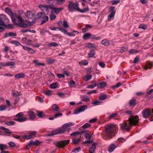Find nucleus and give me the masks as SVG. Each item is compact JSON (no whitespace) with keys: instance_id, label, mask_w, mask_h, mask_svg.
I'll use <instances>...</instances> for the list:
<instances>
[{"instance_id":"72a5a7b5","label":"nucleus","mask_w":153,"mask_h":153,"mask_svg":"<svg viewBox=\"0 0 153 153\" xmlns=\"http://www.w3.org/2000/svg\"><path fill=\"white\" fill-rule=\"evenodd\" d=\"M92 78L91 75H85L84 77V80L86 82H87L90 80Z\"/></svg>"},{"instance_id":"4c0bfd02","label":"nucleus","mask_w":153,"mask_h":153,"mask_svg":"<svg viewBox=\"0 0 153 153\" xmlns=\"http://www.w3.org/2000/svg\"><path fill=\"white\" fill-rule=\"evenodd\" d=\"M88 63V62L86 60L82 61L81 62H79V64L80 65H87Z\"/></svg>"},{"instance_id":"a19ab883","label":"nucleus","mask_w":153,"mask_h":153,"mask_svg":"<svg viewBox=\"0 0 153 153\" xmlns=\"http://www.w3.org/2000/svg\"><path fill=\"white\" fill-rule=\"evenodd\" d=\"M147 27V25H146L144 24H141L140 25L138 28H141L143 30H146Z\"/></svg>"},{"instance_id":"4be33fe9","label":"nucleus","mask_w":153,"mask_h":153,"mask_svg":"<svg viewBox=\"0 0 153 153\" xmlns=\"http://www.w3.org/2000/svg\"><path fill=\"white\" fill-rule=\"evenodd\" d=\"M101 43L105 46H108L109 45L110 43L108 40L105 39L101 41Z\"/></svg>"},{"instance_id":"e433bc0d","label":"nucleus","mask_w":153,"mask_h":153,"mask_svg":"<svg viewBox=\"0 0 153 153\" xmlns=\"http://www.w3.org/2000/svg\"><path fill=\"white\" fill-rule=\"evenodd\" d=\"M95 53L94 51L93 50H91L88 53V57L90 58L93 57L95 54Z\"/></svg>"},{"instance_id":"c85d7f7f","label":"nucleus","mask_w":153,"mask_h":153,"mask_svg":"<svg viewBox=\"0 0 153 153\" xmlns=\"http://www.w3.org/2000/svg\"><path fill=\"white\" fill-rule=\"evenodd\" d=\"M52 110L54 111H59V108L56 104H55L52 106Z\"/></svg>"},{"instance_id":"f03ea898","label":"nucleus","mask_w":153,"mask_h":153,"mask_svg":"<svg viewBox=\"0 0 153 153\" xmlns=\"http://www.w3.org/2000/svg\"><path fill=\"white\" fill-rule=\"evenodd\" d=\"M138 120L139 117L137 116H131V117L129 118L128 120L129 124L124 122L120 124L121 130L128 131L131 126V125L135 126L138 123Z\"/></svg>"},{"instance_id":"b1692460","label":"nucleus","mask_w":153,"mask_h":153,"mask_svg":"<svg viewBox=\"0 0 153 153\" xmlns=\"http://www.w3.org/2000/svg\"><path fill=\"white\" fill-rule=\"evenodd\" d=\"M92 36V34L90 33H87L84 34L82 36V38L84 39H89Z\"/></svg>"},{"instance_id":"cd10ccee","label":"nucleus","mask_w":153,"mask_h":153,"mask_svg":"<svg viewBox=\"0 0 153 153\" xmlns=\"http://www.w3.org/2000/svg\"><path fill=\"white\" fill-rule=\"evenodd\" d=\"M0 19L4 21L5 22H7L8 20L7 19L6 16L4 14H1L0 16Z\"/></svg>"},{"instance_id":"9b49d317","label":"nucleus","mask_w":153,"mask_h":153,"mask_svg":"<svg viewBox=\"0 0 153 153\" xmlns=\"http://www.w3.org/2000/svg\"><path fill=\"white\" fill-rule=\"evenodd\" d=\"M114 9L115 7H111L109 8V11L110 13L108 16V20H110L112 18L114 17L116 12Z\"/></svg>"},{"instance_id":"2eb2a0df","label":"nucleus","mask_w":153,"mask_h":153,"mask_svg":"<svg viewBox=\"0 0 153 153\" xmlns=\"http://www.w3.org/2000/svg\"><path fill=\"white\" fill-rule=\"evenodd\" d=\"M97 145V143H94L91 145V146L90 147L89 149L90 153H94L96 149V146Z\"/></svg>"},{"instance_id":"6ab92c4d","label":"nucleus","mask_w":153,"mask_h":153,"mask_svg":"<svg viewBox=\"0 0 153 153\" xmlns=\"http://www.w3.org/2000/svg\"><path fill=\"white\" fill-rule=\"evenodd\" d=\"M152 66V64L151 62H147L146 65L144 67V69L145 70H147L148 68L150 69Z\"/></svg>"},{"instance_id":"79ce46f5","label":"nucleus","mask_w":153,"mask_h":153,"mask_svg":"<svg viewBox=\"0 0 153 153\" xmlns=\"http://www.w3.org/2000/svg\"><path fill=\"white\" fill-rule=\"evenodd\" d=\"M75 84V82L74 80H71L69 82L70 86L71 88L74 87V86Z\"/></svg>"},{"instance_id":"603ef678","label":"nucleus","mask_w":153,"mask_h":153,"mask_svg":"<svg viewBox=\"0 0 153 153\" xmlns=\"http://www.w3.org/2000/svg\"><path fill=\"white\" fill-rule=\"evenodd\" d=\"M81 150V148L80 147H78L77 148H76L74 149L73 151L72 152H74L75 153H77L78 152L80 151Z\"/></svg>"},{"instance_id":"4468645a","label":"nucleus","mask_w":153,"mask_h":153,"mask_svg":"<svg viewBox=\"0 0 153 153\" xmlns=\"http://www.w3.org/2000/svg\"><path fill=\"white\" fill-rule=\"evenodd\" d=\"M41 142L38 140H35V141L31 140L27 143L26 145V148L29 149L28 148V147L30 146H31L38 145Z\"/></svg>"},{"instance_id":"4d7b16f0","label":"nucleus","mask_w":153,"mask_h":153,"mask_svg":"<svg viewBox=\"0 0 153 153\" xmlns=\"http://www.w3.org/2000/svg\"><path fill=\"white\" fill-rule=\"evenodd\" d=\"M63 26L64 27H68L69 26L68 25V22L66 21H63Z\"/></svg>"},{"instance_id":"49530a36","label":"nucleus","mask_w":153,"mask_h":153,"mask_svg":"<svg viewBox=\"0 0 153 153\" xmlns=\"http://www.w3.org/2000/svg\"><path fill=\"white\" fill-rule=\"evenodd\" d=\"M101 103L100 101H98L97 100H95L92 102V104L95 105H100Z\"/></svg>"},{"instance_id":"f257e3e1","label":"nucleus","mask_w":153,"mask_h":153,"mask_svg":"<svg viewBox=\"0 0 153 153\" xmlns=\"http://www.w3.org/2000/svg\"><path fill=\"white\" fill-rule=\"evenodd\" d=\"M13 13L10 10V15L11 16V18L14 24L16 26L21 27L25 28L28 26L31 25L30 22L26 19L25 20L20 16H18L16 20L14 17L13 16Z\"/></svg>"},{"instance_id":"473e14b6","label":"nucleus","mask_w":153,"mask_h":153,"mask_svg":"<svg viewBox=\"0 0 153 153\" xmlns=\"http://www.w3.org/2000/svg\"><path fill=\"white\" fill-rule=\"evenodd\" d=\"M84 131H83L81 132H79L78 131H76L73 132V133L70 134L72 136H75L76 135H79V134H83Z\"/></svg>"},{"instance_id":"ea45409f","label":"nucleus","mask_w":153,"mask_h":153,"mask_svg":"<svg viewBox=\"0 0 153 153\" xmlns=\"http://www.w3.org/2000/svg\"><path fill=\"white\" fill-rule=\"evenodd\" d=\"M56 4L58 5H61L63 4L65 2V0H56Z\"/></svg>"},{"instance_id":"39448f33","label":"nucleus","mask_w":153,"mask_h":153,"mask_svg":"<svg viewBox=\"0 0 153 153\" xmlns=\"http://www.w3.org/2000/svg\"><path fill=\"white\" fill-rule=\"evenodd\" d=\"M73 122H69L65 123L63 125L62 127L60 128V130L62 133H63L65 131H69L71 129L70 126H73L74 125Z\"/></svg>"},{"instance_id":"7ed1b4c3","label":"nucleus","mask_w":153,"mask_h":153,"mask_svg":"<svg viewBox=\"0 0 153 153\" xmlns=\"http://www.w3.org/2000/svg\"><path fill=\"white\" fill-rule=\"evenodd\" d=\"M105 131L102 132L101 134L104 140H109L114 135V131L116 127L113 124H110L105 126Z\"/></svg>"},{"instance_id":"052dcab7","label":"nucleus","mask_w":153,"mask_h":153,"mask_svg":"<svg viewBox=\"0 0 153 153\" xmlns=\"http://www.w3.org/2000/svg\"><path fill=\"white\" fill-rule=\"evenodd\" d=\"M27 51L30 53H35V51L30 48H29Z\"/></svg>"},{"instance_id":"7c9ffc66","label":"nucleus","mask_w":153,"mask_h":153,"mask_svg":"<svg viewBox=\"0 0 153 153\" xmlns=\"http://www.w3.org/2000/svg\"><path fill=\"white\" fill-rule=\"evenodd\" d=\"M81 141L80 138L76 139L75 138L72 139V143L74 144H76Z\"/></svg>"},{"instance_id":"864d4df0","label":"nucleus","mask_w":153,"mask_h":153,"mask_svg":"<svg viewBox=\"0 0 153 153\" xmlns=\"http://www.w3.org/2000/svg\"><path fill=\"white\" fill-rule=\"evenodd\" d=\"M128 49V48L122 47L120 49V52L122 53L127 51Z\"/></svg>"},{"instance_id":"aec40b11","label":"nucleus","mask_w":153,"mask_h":153,"mask_svg":"<svg viewBox=\"0 0 153 153\" xmlns=\"http://www.w3.org/2000/svg\"><path fill=\"white\" fill-rule=\"evenodd\" d=\"M64 7H59V8H56L55 7V8L54 9L53 11L56 14H58L61 10H64Z\"/></svg>"},{"instance_id":"37998d69","label":"nucleus","mask_w":153,"mask_h":153,"mask_svg":"<svg viewBox=\"0 0 153 153\" xmlns=\"http://www.w3.org/2000/svg\"><path fill=\"white\" fill-rule=\"evenodd\" d=\"M37 115L39 117H43L44 115L42 111H38L37 113Z\"/></svg>"},{"instance_id":"1a4fd4ad","label":"nucleus","mask_w":153,"mask_h":153,"mask_svg":"<svg viewBox=\"0 0 153 153\" xmlns=\"http://www.w3.org/2000/svg\"><path fill=\"white\" fill-rule=\"evenodd\" d=\"M35 13L33 11L28 10L25 13V18L28 19H31L34 17Z\"/></svg>"},{"instance_id":"9d476101","label":"nucleus","mask_w":153,"mask_h":153,"mask_svg":"<svg viewBox=\"0 0 153 153\" xmlns=\"http://www.w3.org/2000/svg\"><path fill=\"white\" fill-rule=\"evenodd\" d=\"M36 134L37 132L36 131H32L30 132L29 135H23L22 137L25 139L28 140L34 137Z\"/></svg>"},{"instance_id":"20e7f679","label":"nucleus","mask_w":153,"mask_h":153,"mask_svg":"<svg viewBox=\"0 0 153 153\" xmlns=\"http://www.w3.org/2000/svg\"><path fill=\"white\" fill-rule=\"evenodd\" d=\"M68 9L70 12L76 10L82 13L87 12L89 10L88 7H86L83 10L79 9V4L77 3H74L72 1H70L69 2Z\"/></svg>"},{"instance_id":"680f3d73","label":"nucleus","mask_w":153,"mask_h":153,"mask_svg":"<svg viewBox=\"0 0 153 153\" xmlns=\"http://www.w3.org/2000/svg\"><path fill=\"white\" fill-rule=\"evenodd\" d=\"M7 107L6 106L2 105H0V111H2L5 110Z\"/></svg>"},{"instance_id":"69168bd1","label":"nucleus","mask_w":153,"mask_h":153,"mask_svg":"<svg viewBox=\"0 0 153 153\" xmlns=\"http://www.w3.org/2000/svg\"><path fill=\"white\" fill-rule=\"evenodd\" d=\"M139 60V58L138 56H137L134 59L133 63H136Z\"/></svg>"},{"instance_id":"774afa93","label":"nucleus","mask_w":153,"mask_h":153,"mask_svg":"<svg viewBox=\"0 0 153 153\" xmlns=\"http://www.w3.org/2000/svg\"><path fill=\"white\" fill-rule=\"evenodd\" d=\"M57 95L59 97H65V94L64 93L59 92L57 93Z\"/></svg>"},{"instance_id":"c9c22d12","label":"nucleus","mask_w":153,"mask_h":153,"mask_svg":"<svg viewBox=\"0 0 153 153\" xmlns=\"http://www.w3.org/2000/svg\"><path fill=\"white\" fill-rule=\"evenodd\" d=\"M48 17L47 16H44L43 18V20L42 21L41 25H42L45 23L47 21H48Z\"/></svg>"},{"instance_id":"de8ad7c7","label":"nucleus","mask_w":153,"mask_h":153,"mask_svg":"<svg viewBox=\"0 0 153 153\" xmlns=\"http://www.w3.org/2000/svg\"><path fill=\"white\" fill-rule=\"evenodd\" d=\"M56 18V15L53 13H51L50 15V18L51 20H54Z\"/></svg>"},{"instance_id":"338daca9","label":"nucleus","mask_w":153,"mask_h":153,"mask_svg":"<svg viewBox=\"0 0 153 153\" xmlns=\"http://www.w3.org/2000/svg\"><path fill=\"white\" fill-rule=\"evenodd\" d=\"M119 2V0H114L112 1L111 4L112 5H115L118 4Z\"/></svg>"},{"instance_id":"6e6552de","label":"nucleus","mask_w":153,"mask_h":153,"mask_svg":"<svg viewBox=\"0 0 153 153\" xmlns=\"http://www.w3.org/2000/svg\"><path fill=\"white\" fill-rule=\"evenodd\" d=\"M142 114L144 118H147L151 115V111L149 108H146L143 110Z\"/></svg>"},{"instance_id":"ddd939ff","label":"nucleus","mask_w":153,"mask_h":153,"mask_svg":"<svg viewBox=\"0 0 153 153\" xmlns=\"http://www.w3.org/2000/svg\"><path fill=\"white\" fill-rule=\"evenodd\" d=\"M87 108V106L86 105H84L81 106L78 109H76L75 110L74 113L76 114H77L79 113L83 112Z\"/></svg>"},{"instance_id":"c03bdc74","label":"nucleus","mask_w":153,"mask_h":153,"mask_svg":"<svg viewBox=\"0 0 153 153\" xmlns=\"http://www.w3.org/2000/svg\"><path fill=\"white\" fill-rule=\"evenodd\" d=\"M91 126V124L88 123H85L84 125H83L82 128H88L89 127Z\"/></svg>"},{"instance_id":"f8f14e48","label":"nucleus","mask_w":153,"mask_h":153,"mask_svg":"<svg viewBox=\"0 0 153 153\" xmlns=\"http://www.w3.org/2000/svg\"><path fill=\"white\" fill-rule=\"evenodd\" d=\"M39 7L42 12L44 14L45 12H47L48 14L49 11V10L48 9V5H43L42 4H40L39 5Z\"/></svg>"},{"instance_id":"dca6fc26","label":"nucleus","mask_w":153,"mask_h":153,"mask_svg":"<svg viewBox=\"0 0 153 153\" xmlns=\"http://www.w3.org/2000/svg\"><path fill=\"white\" fill-rule=\"evenodd\" d=\"M107 85V83L105 82H101L97 84V88H101L105 87Z\"/></svg>"},{"instance_id":"a18cd8bd","label":"nucleus","mask_w":153,"mask_h":153,"mask_svg":"<svg viewBox=\"0 0 153 153\" xmlns=\"http://www.w3.org/2000/svg\"><path fill=\"white\" fill-rule=\"evenodd\" d=\"M88 47L89 48H96V45L94 44L91 43H88Z\"/></svg>"},{"instance_id":"5fc2aeb1","label":"nucleus","mask_w":153,"mask_h":153,"mask_svg":"<svg viewBox=\"0 0 153 153\" xmlns=\"http://www.w3.org/2000/svg\"><path fill=\"white\" fill-rule=\"evenodd\" d=\"M58 43H56L54 42H51L49 44V45L50 46L56 47L58 45Z\"/></svg>"},{"instance_id":"a211bd4d","label":"nucleus","mask_w":153,"mask_h":153,"mask_svg":"<svg viewBox=\"0 0 153 153\" xmlns=\"http://www.w3.org/2000/svg\"><path fill=\"white\" fill-rule=\"evenodd\" d=\"M60 128L53 131L49 135V136H53L60 133H62L61 132V131H61L60 130Z\"/></svg>"},{"instance_id":"423d86ee","label":"nucleus","mask_w":153,"mask_h":153,"mask_svg":"<svg viewBox=\"0 0 153 153\" xmlns=\"http://www.w3.org/2000/svg\"><path fill=\"white\" fill-rule=\"evenodd\" d=\"M70 140H68L54 142L53 143V144L58 148H63L68 144Z\"/></svg>"},{"instance_id":"e2e57ef3","label":"nucleus","mask_w":153,"mask_h":153,"mask_svg":"<svg viewBox=\"0 0 153 153\" xmlns=\"http://www.w3.org/2000/svg\"><path fill=\"white\" fill-rule=\"evenodd\" d=\"M55 59H52L49 58L48 60V63L49 64L53 63L55 62Z\"/></svg>"},{"instance_id":"0eeeda50","label":"nucleus","mask_w":153,"mask_h":153,"mask_svg":"<svg viewBox=\"0 0 153 153\" xmlns=\"http://www.w3.org/2000/svg\"><path fill=\"white\" fill-rule=\"evenodd\" d=\"M24 115L23 112H19L16 114V117H18V118L15 119V120L19 122H22L26 121L27 120L26 117H22Z\"/></svg>"},{"instance_id":"412c9836","label":"nucleus","mask_w":153,"mask_h":153,"mask_svg":"<svg viewBox=\"0 0 153 153\" xmlns=\"http://www.w3.org/2000/svg\"><path fill=\"white\" fill-rule=\"evenodd\" d=\"M7 146L6 145L4 144H0V150H3L7 148ZM1 153H7V152L4 150H2L1 152Z\"/></svg>"},{"instance_id":"13d9d810","label":"nucleus","mask_w":153,"mask_h":153,"mask_svg":"<svg viewBox=\"0 0 153 153\" xmlns=\"http://www.w3.org/2000/svg\"><path fill=\"white\" fill-rule=\"evenodd\" d=\"M0 129L3 130L5 132H7L8 133H10V132L9 131V130L8 129L5 128L4 127L0 126Z\"/></svg>"},{"instance_id":"bb28decb","label":"nucleus","mask_w":153,"mask_h":153,"mask_svg":"<svg viewBox=\"0 0 153 153\" xmlns=\"http://www.w3.org/2000/svg\"><path fill=\"white\" fill-rule=\"evenodd\" d=\"M29 116L30 118V119H33L35 118L36 116L35 114L32 111H30L29 113Z\"/></svg>"},{"instance_id":"2f4dec72","label":"nucleus","mask_w":153,"mask_h":153,"mask_svg":"<svg viewBox=\"0 0 153 153\" xmlns=\"http://www.w3.org/2000/svg\"><path fill=\"white\" fill-rule=\"evenodd\" d=\"M136 104V101L135 100H130L129 104L131 106H134Z\"/></svg>"},{"instance_id":"0e129e2a","label":"nucleus","mask_w":153,"mask_h":153,"mask_svg":"<svg viewBox=\"0 0 153 153\" xmlns=\"http://www.w3.org/2000/svg\"><path fill=\"white\" fill-rule=\"evenodd\" d=\"M44 93L47 95H51V90L46 91H45Z\"/></svg>"},{"instance_id":"f704fd0d","label":"nucleus","mask_w":153,"mask_h":153,"mask_svg":"<svg viewBox=\"0 0 153 153\" xmlns=\"http://www.w3.org/2000/svg\"><path fill=\"white\" fill-rule=\"evenodd\" d=\"M58 86L57 82H54L50 85V87L51 88L54 89L57 87Z\"/></svg>"},{"instance_id":"5701e85b","label":"nucleus","mask_w":153,"mask_h":153,"mask_svg":"<svg viewBox=\"0 0 153 153\" xmlns=\"http://www.w3.org/2000/svg\"><path fill=\"white\" fill-rule=\"evenodd\" d=\"M82 100L84 102H87L90 101V98L86 96L83 95L81 97Z\"/></svg>"},{"instance_id":"a878e982","label":"nucleus","mask_w":153,"mask_h":153,"mask_svg":"<svg viewBox=\"0 0 153 153\" xmlns=\"http://www.w3.org/2000/svg\"><path fill=\"white\" fill-rule=\"evenodd\" d=\"M33 62L35 63V66H37L39 65H42L43 66L45 65V64L44 63H41L39 62L38 60H33Z\"/></svg>"},{"instance_id":"bf43d9fd","label":"nucleus","mask_w":153,"mask_h":153,"mask_svg":"<svg viewBox=\"0 0 153 153\" xmlns=\"http://www.w3.org/2000/svg\"><path fill=\"white\" fill-rule=\"evenodd\" d=\"M129 52L130 54H133L134 53H138V51H136L134 49H131L129 51Z\"/></svg>"},{"instance_id":"3c124183","label":"nucleus","mask_w":153,"mask_h":153,"mask_svg":"<svg viewBox=\"0 0 153 153\" xmlns=\"http://www.w3.org/2000/svg\"><path fill=\"white\" fill-rule=\"evenodd\" d=\"M12 94L15 97H17L19 95V94L18 92L16 91H13Z\"/></svg>"},{"instance_id":"6e6d98bb","label":"nucleus","mask_w":153,"mask_h":153,"mask_svg":"<svg viewBox=\"0 0 153 153\" xmlns=\"http://www.w3.org/2000/svg\"><path fill=\"white\" fill-rule=\"evenodd\" d=\"M97 86L96 84H93L92 85H88L87 86V88L89 89H92Z\"/></svg>"},{"instance_id":"f3484780","label":"nucleus","mask_w":153,"mask_h":153,"mask_svg":"<svg viewBox=\"0 0 153 153\" xmlns=\"http://www.w3.org/2000/svg\"><path fill=\"white\" fill-rule=\"evenodd\" d=\"M116 147V146L115 144H111L108 147V151L109 152H111L114 150Z\"/></svg>"},{"instance_id":"8fccbe9b","label":"nucleus","mask_w":153,"mask_h":153,"mask_svg":"<svg viewBox=\"0 0 153 153\" xmlns=\"http://www.w3.org/2000/svg\"><path fill=\"white\" fill-rule=\"evenodd\" d=\"M10 43L15 44L16 46H18L20 45H21V43L19 42L16 41H13L10 42Z\"/></svg>"},{"instance_id":"c756f323","label":"nucleus","mask_w":153,"mask_h":153,"mask_svg":"<svg viewBox=\"0 0 153 153\" xmlns=\"http://www.w3.org/2000/svg\"><path fill=\"white\" fill-rule=\"evenodd\" d=\"M107 97V95L106 94H103L100 95L99 96V99L102 100L105 99Z\"/></svg>"},{"instance_id":"09e8293b","label":"nucleus","mask_w":153,"mask_h":153,"mask_svg":"<svg viewBox=\"0 0 153 153\" xmlns=\"http://www.w3.org/2000/svg\"><path fill=\"white\" fill-rule=\"evenodd\" d=\"M91 137V135L87 133L85 134V137L88 140H90Z\"/></svg>"},{"instance_id":"393cba45","label":"nucleus","mask_w":153,"mask_h":153,"mask_svg":"<svg viewBox=\"0 0 153 153\" xmlns=\"http://www.w3.org/2000/svg\"><path fill=\"white\" fill-rule=\"evenodd\" d=\"M25 76V75L22 73H19L15 76V77L17 79H19L21 78L24 77Z\"/></svg>"},{"instance_id":"58836bf2","label":"nucleus","mask_w":153,"mask_h":153,"mask_svg":"<svg viewBox=\"0 0 153 153\" xmlns=\"http://www.w3.org/2000/svg\"><path fill=\"white\" fill-rule=\"evenodd\" d=\"M38 30L40 31V33L42 35H44L45 32H48L49 33V32L47 30L45 31L43 29H42L41 28H39Z\"/></svg>"}]
</instances>
